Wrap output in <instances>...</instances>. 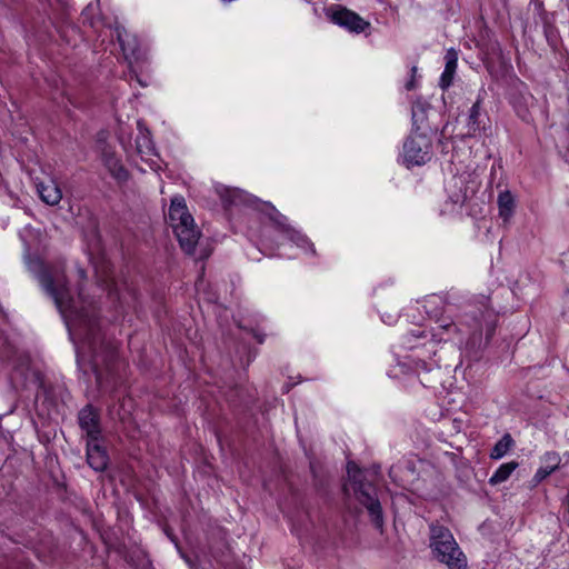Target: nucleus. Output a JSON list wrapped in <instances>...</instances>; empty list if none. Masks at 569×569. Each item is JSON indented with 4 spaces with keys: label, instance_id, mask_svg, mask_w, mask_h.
I'll list each match as a JSON object with an SVG mask.
<instances>
[{
    "label": "nucleus",
    "instance_id": "nucleus-23",
    "mask_svg": "<svg viewBox=\"0 0 569 569\" xmlns=\"http://www.w3.org/2000/svg\"><path fill=\"white\" fill-rule=\"evenodd\" d=\"M417 72V67L413 66L411 68V79L406 83V89L407 90H413L416 88V82H415V74Z\"/></svg>",
    "mask_w": 569,
    "mask_h": 569
},
{
    "label": "nucleus",
    "instance_id": "nucleus-12",
    "mask_svg": "<svg viewBox=\"0 0 569 569\" xmlns=\"http://www.w3.org/2000/svg\"><path fill=\"white\" fill-rule=\"evenodd\" d=\"M174 232L182 250L188 254H192L200 238V231L192 223L177 228Z\"/></svg>",
    "mask_w": 569,
    "mask_h": 569
},
{
    "label": "nucleus",
    "instance_id": "nucleus-14",
    "mask_svg": "<svg viewBox=\"0 0 569 569\" xmlns=\"http://www.w3.org/2000/svg\"><path fill=\"white\" fill-rule=\"evenodd\" d=\"M36 187L40 199L44 203L56 206L61 201L62 192L54 180L38 181Z\"/></svg>",
    "mask_w": 569,
    "mask_h": 569
},
{
    "label": "nucleus",
    "instance_id": "nucleus-16",
    "mask_svg": "<svg viewBox=\"0 0 569 569\" xmlns=\"http://www.w3.org/2000/svg\"><path fill=\"white\" fill-rule=\"evenodd\" d=\"M445 61H446L445 70L440 77V82H439V84L442 89L449 88L452 83L453 76L457 70V61H458L457 51L453 49H449L446 52Z\"/></svg>",
    "mask_w": 569,
    "mask_h": 569
},
{
    "label": "nucleus",
    "instance_id": "nucleus-8",
    "mask_svg": "<svg viewBox=\"0 0 569 569\" xmlns=\"http://www.w3.org/2000/svg\"><path fill=\"white\" fill-rule=\"evenodd\" d=\"M263 206L266 208V214L274 223V226L280 232L284 233L291 241H293L299 247H303V244L307 243V239L305 238V236L300 234L298 231L292 229L287 223V218L282 213H280L272 204L263 203Z\"/></svg>",
    "mask_w": 569,
    "mask_h": 569
},
{
    "label": "nucleus",
    "instance_id": "nucleus-3",
    "mask_svg": "<svg viewBox=\"0 0 569 569\" xmlns=\"http://www.w3.org/2000/svg\"><path fill=\"white\" fill-rule=\"evenodd\" d=\"M347 472L356 499L367 509L376 528L381 529L383 527V515L376 487L363 480L362 471L355 462H348Z\"/></svg>",
    "mask_w": 569,
    "mask_h": 569
},
{
    "label": "nucleus",
    "instance_id": "nucleus-9",
    "mask_svg": "<svg viewBox=\"0 0 569 569\" xmlns=\"http://www.w3.org/2000/svg\"><path fill=\"white\" fill-rule=\"evenodd\" d=\"M216 191L223 202L226 208L231 206L248 204L251 206L258 202L257 198L246 193L244 191L237 188H229L226 186H218Z\"/></svg>",
    "mask_w": 569,
    "mask_h": 569
},
{
    "label": "nucleus",
    "instance_id": "nucleus-11",
    "mask_svg": "<svg viewBox=\"0 0 569 569\" xmlns=\"http://www.w3.org/2000/svg\"><path fill=\"white\" fill-rule=\"evenodd\" d=\"M169 220L174 230L182 226L192 224L193 218L188 212L183 198H173L171 200Z\"/></svg>",
    "mask_w": 569,
    "mask_h": 569
},
{
    "label": "nucleus",
    "instance_id": "nucleus-20",
    "mask_svg": "<svg viewBox=\"0 0 569 569\" xmlns=\"http://www.w3.org/2000/svg\"><path fill=\"white\" fill-rule=\"evenodd\" d=\"M513 443L515 441L509 433L503 435L501 439L492 448L490 457L492 459L502 458L511 449Z\"/></svg>",
    "mask_w": 569,
    "mask_h": 569
},
{
    "label": "nucleus",
    "instance_id": "nucleus-26",
    "mask_svg": "<svg viewBox=\"0 0 569 569\" xmlns=\"http://www.w3.org/2000/svg\"><path fill=\"white\" fill-rule=\"evenodd\" d=\"M441 327H442L443 329H449V328H451V327H455V325H453V323H447V325H442Z\"/></svg>",
    "mask_w": 569,
    "mask_h": 569
},
{
    "label": "nucleus",
    "instance_id": "nucleus-22",
    "mask_svg": "<svg viewBox=\"0 0 569 569\" xmlns=\"http://www.w3.org/2000/svg\"><path fill=\"white\" fill-rule=\"evenodd\" d=\"M136 143H137V149L140 153L144 152L146 150L150 151L152 149L151 141L148 138V136H146V134H143L141 138H138L136 140Z\"/></svg>",
    "mask_w": 569,
    "mask_h": 569
},
{
    "label": "nucleus",
    "instance_id": "nucleus-1",
    "mask_svg": "<svg viewBox=\"0 0 569 569\" xmlns=\"http://www.w3.org/2000/svg\"><path fill=\"white\" fill-rule=\"evenodd\" d=\"M40 281L63 317L71 337L77 336L81 340V346L77 347L78 363L81 353L88 350L97 383L102 385L103 369L110 372L117 360V347L102 336L92 302H87L82 288H79L78 299H73L62 274L43 272Z\"/></svg>",
    "mask_w": 569,
    "mask_h": 569
},
{
    "label": "nucleus",
    "instance_id": "nucleus-2",
    "mask_svg": "<svg viewBox=\"0 0 569 569\" xmlns=\"http://www.w3.org/2000/svg\"><path fill=\"white\" fill-rule=\"evenodd\" d=\"M430 547L435 557L449 569H466L467 558L448 528L442 525L430 526Z\"/></svg>",
    "mask_w": 569,
    "mask_h": 569
},
{
    "label": "nucleus",
    "instance_id": "nucleus-17",
    "mask_svg": "<svg viewBox=\"0 0 569 569\" xmlns=\"http://www.w3.org/2000/svg\"><path fill=\"white\" fill-rule=\"evenodd\" d=\"M545 466H541L535 477L533 480L536 482H541L549 475H551L555 470L558 469L560 463V457L557 452H547L543 457Z\"/></svg>",
    "mask_w": 569,
    "mask_h": 569
},
{
    "label": "nucleus",
    "instance_id": "nucleus-28",
    "mask_svg": "<svg viewBox=\"0 0 569 569\" xmlns=\"http://www.w3.org/2000/svg\"><path fill=\"white\" fill-rule=\"evenodd\" d=\"M182 557L186 559V562H190L189 559L184 555H182Z\"/></svg>",
    "mask_w": 569,
    "mask_h": 569
},
{
    "label": "nucleus",
    "instance_id": "nucleus-19",
    "mask_svg": "<svg viewBox=\"0 0 569 569\" xmlns=\"http://www.w3.org/2000/svg\"><path fill=\"white\" fill-rule=\"evenodd\" d=\"M517 468L518 462L516 461L502 463L490 477L489 483L495 486L505 482Z\"/></svg>",
    "mask_w": 569,
    "mask_h": 569
},
{
    "label": "nucleus",
    "instance_id": "nucleus-6",
    "mask_svg": "<svg viewBox=\"0 0 569 569\" xmlns=\"http://www.w3.org/2000/svg\"><path fill=\"white\" fill-rule=\"evenodd\" d=\"M327 17L336 24L348 29L351 32L360 33L370 27V23L363 20L356 12L338 7L336 10H328Z\"/></svg>",
    "mask_w": 569,
    "mask_h": 569
},
{
    "label": "nucleus",
    "instance_id": "nucleus-15",
    "mask_svg": "<svg viewBox=\"0 0 569 569\" xmlns=\"http://www.w3.org/2000/svg\"><path fill=\"white\" fill-rule=\"evenodd\" d=\"M102 160L108 171L118 181H126L128 179V171L112 151L107 148L103 149Z\"/></svg>",
    "mask_w": 569,
    "mask_h": 569
},
{
    "label": "nucleus",
    "instance_id": "nucleus-21",
    "mask_svg": "<svg viewBox=\"0 0 569 569\" xmlns=\"http://www.w3.org/2000/svg\"><path fill=\"white\" fill-rule=\"evenodd\" d=\"M481 127L480 120V99H478L471 107L468 117V132L469 134L476 132Z\"/></svg>",
    "mask_w": 569,
    "mask_h": 569
},
{
    "label": "nucleus",
    "instance_id": "nucleus-10",
    "mask_svg": "<svg viewBox=\"0 0 569 569\" xmlns=\"http://www.w3.org/2000/svg\"><path fill=\"white\" fill-rule=\"evenodd\" d=\"M117 39L126 60H128L130 64L133 60L137 61L141 58L140 44L134 34L129 33L124 28H117Z\"/></svg>",
    "mask_w": 569,
    "mask_h": 569
},
{
    "label": "nucleus",
    "instance_id": "nucleus-5",
    "mask_svg": "<svg viewBox=\"0 0 569 569\" xmlns=\"http://www.w3.org/2000/svg\"><path fill=\"white\" fill-rule=\"evenodd\" d=\"M431 143L425 134L410 136L403 144V157L408 166H421L430 159Z\"/></svg>",
    "mask_w": 569,
    "mask_h": 569
},
{
    "label": "nucleus",
    "instance_id": "nucleus-25",
    "mask_svg": "<svg viewBox=\"0 0 569 569\" xmlns=\"http://www.w3.org/2000/svg\"><path fill=\"white\" fill-rule=\"evenodd\" d=\"M565 503H566V506H567V510H568V512H569V491H568V493H567V496H566Z\"/></svg>",
    "mask_w": 569,
    "mask_h": 569
},
{
    "label": "nucleus",
    "instance_id": "nucleus-18",
    "mask_svg": "<svg viewBox=\"0 0 569 569\" xmlns=\"http://www.w3.org/2000/svg\"><path fill=\"white\" fill-rule=\"evenodd\" d=\"M499 216L503 221H508L513 214L515 199L510 191L500 192L498 197Z\"/></svg>",
    "mask_w": 569,
    "mask_h": 569
},
{
    "label": "nucleus",
    "instance_id": "nucleus-13",
    "mask_svg": "<svg viewBox=\"0 0 569 569\" xmlns=\"http://www.w3.org/2000/svg\"><path fill=\"white\" fill-rule=\"evenodd\" d=\"M87 462L94 471H103L108 466L107 452L97 441H87Z\"/></svg>",
    "mask_w": 569,
    "mask_h": 569
},
{
    "label": "nucleus",
    "instance_id": "nucleus-24",
    "mask_svg": "<svg viewBox=\"0 0 569 569\" xmlns=\"http://www.w3.org/2000/svg\"><path fill=\"white\" fill-rule=\"evenodd\" d=\"M78 276L80 279H86L87 274H86V270L82 269V268H79L78 269Z\"/></svg>",
    "mask_w": 569,
    "mask_h": 569
},
{
    "label": "nucleus",
    "instance_id": "nucleus-4",
    "mask_svg": "<svg viewBox=\"0 0 569 569\" xmlns=\"http://www.w3.org/2000/svg\"><path fill=\"white\" fill-rule=\"evenodd\" d=\"M471 319L475 328L470 338L472 346L478 343V347H481V336L483 331L486 333L485 347L488 346L497 327L498 315L491 308L482 305L481 309L472 312Z\"/></svg>",
    "mask_w": 569,
    "mask_h": 569
},
{
    "label": "nucleus",
    "instance_id": "nucleus-27",
    "mask_svg": "<svg viewBox=\"0 0 569 569\" xmlns=\"http://www.w3.org/2000/svg\"><path fill=\"white\" fill-rule=\"evenodd\" d=\"M258 341H259V343H262L263 339L262 338H258Z\"/></svg>",
    "mask_w": 569,
    "mask_h": 569
},
{
    "label": "nucleus",
    "instance_id": "nucleus-7",
    "mask_svg": "<svg viewBox=\"0 0 569 569\" xmlns=\"http://www.w3.org/2000/svg\"><path fill=\"white\" fill-rule=\"evenodd\" d=\"M78 422L88 440L98 441L101 435L100 413L91 405L83 407L78 413Z\"/></svg>",
    "mask_w": 569,
    "mask_h": 569
}]
</instances>
